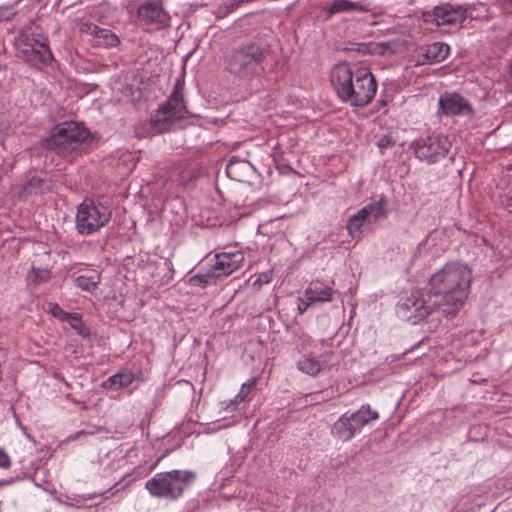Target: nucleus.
<instances>
[{"label": "nucleus", "mask_w": 512, "mask_h": 512, "mask_svg": "<svg viewBox=\"0 0 512 512\" xmlns=\"http://www.w3.org/2000/svg\"><path fill=\"white\" fill-rule=\"evenodd\" d=\"M244 254L239 251L221 252L215 255V263L211 266L214 276H229L238 270L244 262Z\"/></svg>", "instance_id": "13"}, {"label": "nucleus", "mask_w": 512, "mask_h": 512, "mask_svg": "<svg viewBox=\"0 0 512 512\" xmlns=\"http://www.w3.org/2000/svg\"><path fill=\"white\" fill-rule=\"evenodd\" d=\"M49 306H50V311L52 312V314L55 317H58L61 320H65V314H67V312H65L63 309H61L58 304L50 303Z\"/></svg>", "instance_id": "33"}, {"label": "nucleus", "mask_w": 512, "mask_h": 512, "mask_svg": "<svg viewBox=\"0 0 512 512\" xmlns=\"http://www.w3.org/2000/svg\"><path fill=\"white\" fill-rule=\"evenodd\" d=\"M379 418V413L369 404L362 405L355 412L344 413L333 425L332 434L341 441L351 440L362 428Z\"/></svg>", "instance_id": "9"}, {"label": "nucleus", "mask_w": 512, "mask_h": 512, "mask_svg": "<svg viewBox=\"0 0 512 512\" xmlns=\"http://www.w3.org/2000/svg\"><path fill=\"white\" fill-rule=\"evenodd\" d=\"M255 384L254 381L247 382L242 384L240 391L238 393L239 399H245V397L250 393L252 386Z\"/></svg>", "instance_id": "32"}, {"label": "nucleus", "mask_w": 512, "mask_h": 512, "mask_svg": "<svg viewBox=\"0 0 512 512\" xmlns=\"http://www.w3.org/2000/svg\"><path fill=\"white\" fill-rule=\"evenodd\" d=\"M224 403H225L224 409L229 412H233L237 409L236 404L232 400H230L228 403H226V402H224Z\"/></svg>", "instance_id": "36"}, {"label": "nucleus", "mask_w": 512, "mask_h": 512, "mask_svg": "<svg viewBox=\"0 0 512 512\" xmlns=\"http://www.w3.org/2000/svg\"><path fill=\"white\" fill-rule=\"evenodd\" d=\"M365 213V210H358L357 213L352 215L347 224L346 229L348 230V234L353 239H360L362 235V228L364 224H367L365 217L363 214Z\"/></svg>", "instance_id": "23"}, {"label": "nucleus", "mask_w": 512, "mask_h": 512, "mask_svg": "<svg viewBox=\"0 0 512 512\" xmlns=\"http://www.w3.org/2000/svg\"><path fill=\"white\" fill-rule=\"evenodd\" d=\"M65 320L69 325L78 332L79 335H84L85 326L81 317L77 313L65 314Z\"/></svg>", "instance_id": "29"}, {"label": "nucleus", "mask_w": 512, "mask_h": 512, "mask_svg": "<svg viewBox=\"0 0 512 512\" xmlns=\"http://www.w3.org/2000/svg\"><path fill=\"white\" fill-rule=\"evenodd\" d=\"M217 278L214 276L212 268L206 274H196L189 278L188 282L191 286L205 288L212 279Z\"/></svg>", "instance_id": "28"}, {"label": "nucleus", "mask_w": 512, "mask_h": 512, "mask_svg": "<svg viewBox=\"0 0 512 512\" xmlns=\"http://www.w3.org/2000/svg\"><path fill=\"white\" fill-rule=\"evenodd\" d=\"M396 144V140L391 135H383L381 136L376 145L381 151V154H384V150L393 147Z\"/></svg>", "instance_id": "30"}, {"label": "nucleus", "mask_w": 512, "mask_h": 512, "mask_svg": "<svg viewBox=\"0 0 512 512\" xmlns=\"http://www.w3.org/2000/svg\"><path fill=\"white\" fill-rule=\"evenodd\" d=\"M386 206L387 200L385 198H381L378 201L365 205L360 210H365L363 216L365 217L367 224L371 225L387 218L388 211Z\"/></svg>", "instance_id": "21"}, {"label": "nucleus", "mask_w": 512, "mask_h": 512, "mask_svg": "<svg viewBox=\"0 0 512 512\" xmlns=\"http://www.w3.org/2000/svg\"><path fill=\"white\" fill-rule=\"evenodd\" d=\"M101 281V276L97 271H91L87 275H79L76 280V286L82 291L94 292Z\"/></svg>", "instance_id": "24"}, {"label": "nucleus", "mask_w": 512, "mask_h": 512, "mask_svg": "<svg viewBox=\"0 0 512 512\" xmlns=\"http://www.w3.org/2000/svg\"><path fill=\"white\" fill-rule=\"evenodd\" d=\"M111 217L109 206L98 200L85 199L77 207L75 228L81 235H90L104 227Z\"/></svg>", "instance_id": "8"}, {"label": "nucleus", "mask_w": 512, "mask_h": 512, "mask_svg": "<svg viewBox=\"0 0 512 512\" xmlns=\"http://www.w3.org/2000/svg\"><path fill=\"white\" fill-rule=\"evenodd\" d=\"M313 302H310L309 300H306V298H299V303H298V311H299V314H303L309 307L310 304H312Z\"/></svg>", "instance_id": "34"}, {"label": "nucleus", "mask_w": 512, "mask_h": 512, "mask_svg": "<svg viewBox=\"0 0 512 512\" xmlns=\"http://www.w3.org/2000/svg\"><path fill=\"white\" fill-rule=\"evenodd\" d=\"M53 188V180L47 172L31 176L21 189L24 195H42Z\"/></svg>", "instance_id": "17"}, {"label": "nucleus", "mask_w": 512, "mask_h": 512, "mask_svg": "<svg viewBox=\"0 0 512 512\" xmlns=\"http://www.w3.org/2000/svg\"><path fill=\"white\" fill-rule=\"evenodd\" d=\"M195 479V473L190 470L159 472L146 481L145 489L152 497L177 501Z\"/></svg>", "instance_id": "5"}, {"label": "nucleus", "mask_w": 512, "mask_h": 512, "mask_svg": "<svg viewBox=\"0 0 512 512\" xmlns=\"http://www.w3.org/2000/svg\"><path fill=\"white\" fill-rule=\"evenodd\" d=\"M80 434H84V431H81ZM79 435V433H77L75 436H71L70 438L71 439H76V437Z\"/></svg>", "instance_id": "39"}, {"label": "nucleus", "mask_w": 512, "mask_h": 512, "mask_svg": "<svg viewBox=\"0 0 512 512\" xmlns=\"http://www.w3.org/2000/svg\"><path fill=\"white\" fill-rule=\"evenodd\" d=\"M138 18L146 23L167 25L169 15L163 7L161 0H146L137 10Z\"/></svg>", "instance_id": "15"}, {"label": "nucleus", "mask_w": 512, "mask_h": 512, "mask_svg": "<svg viewBox=\"0 0 512 512\" xmlns=\"http://www.w3.org/2000/svg\"><path fill=\"white\" fill-rule=\"evenodd\" d=\"M184 84V77H177L167 100L151 114L150 127L154 133L160 134L170 131L177 122L184 119L188 114L183 99Z\"/></svg>", "instance_id": "4"}, {"label": "nucleus", "mask_w": 512, "mask_h": 512, "mask_svg": "<svg viewBox=\"0 0 512 512\" xmlns=\"http://www.w3.org/2000/svg\"><path fill=\"white\" fill-rule=\"evenodd\" d=\"M17 57L30 66L40 68L51 64L53 54L48 45V39L42 33H32L26 36V41L17 48Z\"/></svg>", "instance_id": "10"}, {"label": "nucleus", "mask_w": 512, "mask_h": 512, "mask_svg": "<svg viewBox=\"0 0 512 512\" xmlns=\"http://www.w3.org/2000/svg\"><path fill=\"white\" fill-rule=\"evenodd\" d=\"M504 179L507 180V186L504 194L501 196V203L512 214V164L506 167Z\"/></svg>", "instance_id": "27"}, {"label": "nucleus", "mask_w": 512, "mask_h": 512, "mask_svg": "<svg viewBox=\"0 0 512 512\" xmlns=\"http://www.w3.org/2000/svg\"><path fill=\"white\" fill-rule=\"evenodd\" d=\"M10 464L7 454L0 449V467H8Z\"/></svg>", "instance_id": "35"}, {"label": "nucleus", "mask_w": 512, "mask_h": 512, "mask_svg": "<svg viewBox=\"0 0 512 512\" xmlns=\"http://www.w3.org/2000/svg\"><path fill=\"white\" fill-rule=\"evenodd\" d=\"M312 344H313V339L309 335H307L305 333H301V335L299 336V342L297 343L298 350L301 352H304L310 346H312Z\"/></svg>", "instance_id": "31"}, {"label": "nucleus", "mask_w": 512, "mask_h": 512, "mask_svg": "<svg viewBox=\"0 0 512 512\" xmlns=\"http://www.w3.org/2000/svg\"><path fill=\"white\" fill-rule=\"evenodd\" d=\"M253 166L247 160L239 159L236 156L230 158L226 166L227 176L238 182H246L253 174Z\"/></svg>", "instance_id": "18"}, {"label": "nucleus", "mask_w": 512, "mask_h": 512, "mask_svg": "<svg viewBox=\"0 0 512 512\" xmlns=\"http://www.w3.org/2000/svg\"><path fill=\"white\" fill-rule=\"evenodd\" d=\"M472 275L460 263H448L429 278V292L439 302V316L453 317L468 297Z\"/></svg>", "instance_id": "1"}, {"label": "nucleus", "mask_w": 512, "mask_h": 512, "mask_svg": "<svg viewBox=\"0 0 512 512\" xmlns=\"http://www.w3.org/2000/svg\"><path fill=\"white\" fill-rule=\"evenodd\" d=\"M369 5L365 1L333 0L323 8V13L329 19L338 13L368 12Z\"/></svg>", "instance_id": "16"}, {"label": "nucleus", "mask_w": 512, "mask_h": 512, "mask_svg": "<svg viewBox=\"0 0 512 512\" xmlns=\"http://www.w3.org/2000/svg\"><path fill=\"white\" fill-rule=\"evenodd\" d=\"M468 9L463 6H453L449 3L435 6L431 11L423 13V20L436 26L460 25L467 17Z\"/></svg>", "instance_id": "12"}, {"label": "nucleus", "mask_w": 512, "mask_h": 512, "mask_svg": "<svg viewBox=\"0 0 512 512\" xmlns=\"http://www.w3.org/2000/svg\"><path fill=\"white\" fill-rule=\"evenodd\" d=\"M244 399H239L238 394L232 399V401L238 406L239 403H241Z\"/></svg>", "instance_id": "38"}, {"label": "nucleus", "mask_w": 512, "mask_h": 512, "mask_svg": "<svg viewBox=\"0 0 512 512\" xmlns=\"http://www.w3.org/2000/svg\"><path fill=\"white\" fill-rule=\"evenodd\" d=\"M81 30L93 36L99 46L116 47L120 43L119 37L109 29L94 24H85Z\"/></svg>", "instance_id": "19"}, {"label": "nucleus", "mask_w": 512, "mask_h": 512, "mask_svg": "<svg viewBox=\"0 0 512 512\" xmlns=\"http://www.w3.org/2000/svg\"><path fill=\"white\" fill-rule=\"evenodd\" d=\"M270 53L269 46L258 42L239 46L226 57V70L242 82H252L265 73Z\"/></svg>", "instance_id": "3"}, {"label": "nucleus", "mask_w": 512, "mask_h": 512, "mask_svg": "<svg viewBox=\"0 0 512 512\" xmlns=\"http://www.w3.org/2000/svg\"><path fill=\"white\" fill-rule=\"evenodd\" d=\"M297 368L305 374L315 376L321 371V363L317 357L310 354L297 362Z\"/></svg>", "instance_id": "26"}, {"label": "nucleus", "mask_w": 512, "mask_h": 512, "mask_svg": "<svg viewBox=\"0 0 512 512\" xmlns=\"http://www.w3.org/2000/svg\"><path fill=\"white\" fill-rule=\"evenodd\" d=\"M451 142L442 134L420 137L413 142L416 157L427 164H434L443 159L451 149Z\"/></svg>", "instance_id": "11"}, {"label": "nucleus", "mask_w": 512, "mask_h": 512, "mask_svg": "<svg viewBox=\"0 0 512 512\" xmlns=\"http://www.w3.org/2000/svg\"><path fill=\"white\" fill-rule=\"evenodd\" d=\"M90 139V132L81 124L74 121L56 125L50 135L42 140V146L66 156L82 148Z\"/></svg>", "instance_id": "6"}, {"label": "nucleus", "mask_w": 512, "mask_h": 512, "mask_svg": "<svg viewBox=\"0 0 512 512\" xmlns=\"http://www.w3.org/2000/svg\"><path fill=\"white\" fill-rule=\"evenodd\" d=\"M133 379L134 377L132 373L120 372L109 377L105 381L104 387L112 390H118L120 388L129 386L133 382Z\"/></svg>", "instance_id": "25"}, {"label": "nucleus", "mask_w": 512, "mask_h": 512, "mask_svg": "<svg viewBox=\"0 0 512 512\" xmlns=\"http://www.w3.org/2000/svg\"><path fill=\"white\" fill-rule=\"evenodd\" d=\"M439 113L445 116L469 115L472 113L470 103L458 93H444L440 96Z\"/></svg>", "instance_id": "14"}, {"label": "nucleus", "mask_w": 512, "mask_h": 512, "mask_svg": "<svg viewBox=\"0 0 512 512\" xmlns=\"http://www.w3.org/2000/svg\"><path fill=\"white\" fill-rule=\"evenodd\" d=\"M450 53V47L442 42H434L425 49L424 59L427 63H439L444 61Z\"/></svg>", "instance_id": "22"}, {"label": "nucleus", "mask_w": 512, "mask_h": 512, "mask_svg": "<svg viewBox=\"0 0 512 512\" xmlns=\"http://www.w3.org/2000/svg\"><path fill=\"white\" fill-rule=\"evenodd\" d=\"M361 48L359 47L357 50L361 52H366L368 50V46L365 44H360Z\"/></svg>", "instance_id": "37"}, {"label": "nucleus", "mask_w": 512, "mask_h": 512, "mask_svg": "<svg viewBox=\"0 0 512 512\" xmlns=\"http://www.w3.org/2000/svg\"><path fill=\"white\" fill-rule=\"evenodd\" d=\"M333 288L323 282L313 281L304 291V297L310 302H329L332 300Z\"/></svg>", "instance_id": "20"}, {"label": "nucleus", "mask_w": 512, "mask_h": 512, "mask_svg": "<svg viewBox=\"0 0 512 512\" xmlns=\"http://www.w3.org/2000/svg\"><path fill=\"white\" fill-rule=\"evenodd\" d=\"M330 81L338 98L354 108L369 105L377 91L376 79L366 66L337 64L331 71Z\"/></svg>", "instance_id": "2"}, {"label": "nucleus", "mask_w": 512, "mask_h": 512, "mask_svg": "<svg viewBox=\"0 0 512 512\" xmlns=\"http://www.w3.org/2000/svg\"><path fill=\"white\" fill-rule=\"evenodd\" d=\"M438 305L429 291L414 289L399 295L396 313L401 319L417 324L433 313L439 315Z\"/></svg>", "instance_id": "7"}]
</instances>
